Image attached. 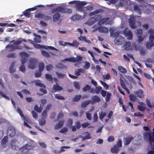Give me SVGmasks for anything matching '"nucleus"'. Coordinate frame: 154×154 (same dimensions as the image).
<instances>
[{"instance_id": "obj_1", "label": "nucleus", "mask_w": 154, "mask_h": 154, "mask_svg": "<svg viewBox=\"0 0 154 154\" xmlns=\"http://www.w3.org/2000/svg\"><path fill=\"white\" fill-rule=\"evenodd\" d=\"M19 54L20 56V60L22 64L19 67V69L20 71L24 72L26 71L24 64L27 61V59L29 57V55L24 52L20 53Z\"/></svg>"}, {"instance_id": "obj_2", "label": "nucleus", "mask_w": 154, "mask_h": 154, "mask_svg": "<svg viewBox=\"0 0 154 154\" xmlns=\"http://www.w3.org/2000/svg\"><path fill=\"white\" fill-rule=\"evenodd\" d=\"M145 138L150 143L151 147L154 148V131L152 133L146 132L144 134Z\"/></svg>"}, {"instance_id": "obj_3", "label": "nucleus", "mask_w": 154, "mask_h": 154, "mask_svg": "<svg viewBox=\"0 0 154 154\" xmlns=\"http://www.w3.org/2000/svg\"><path fill=\"white\" fill-rule=\"evenodd\" d=\"M17 112L20 115V116L22 117L24 119V125L27 127L30 128V126L28 125L27 122L29 124H30L31 122V120L28 118L26 117H25L24 116L21 110L20 109L17 108Z\"/></svg>"}, {"instance_id": "obj_4", "label": "nucleus", "mask_w": 154, "mask_h": 154, "mask_svg": "<svg viewBox=\"0 0 154 154\" xmlns=\"http://www.w3.org/2000/svg\"><path fill=\"white\" fill-rule=\"evenodd\" d=\"M30 42L32 43L33 44L34 46V47L36 48H45L46 49H50L51 50H57L54 48V47L51 46H42L40 45V44H33V41H31L30 40H28Z\"/></svg>"}, {"instance_id": "obj_5", "label": "nucleus", "mask_w": 154, "mask_h": 154, "mask_svg": "<svg viewBox=\"0 0 154 154\" xmlns=\"http://www.w3.org/2000/svg\"><path fill=\"white\" fill-rule=\"evenodd\" d=\"M76 3V9L77 10L81 11L83 9V7L85 5L86 3L85 2H80L76 1H74L69 2V4Z\"/></svg>"}, {"instance_id": "obj_6", "label": "nucleus", "mask_w": 154, "mask_h": 154, "mask_svg": "<svg viewBox=\"0 0 154 154\" xmlns=\"http://www.w3.org/2000/svg\"><path fill=\"white\" fill-rule=\"evenodd\" d=\"M57 12H60L63 13H71L72 12V10L70 9L65 8L59 6L54 9L52 11V13H54Z\"/></svg>"}, {"instance_id": "obj_7", "label": "nucleus", "mask_w": 154, "mask_h": 154, "mask_svg": "<svg viewBox=\"0 0 154 154\" xmlns=\"http://www.w3.org/2000/svg\"><path fill=\"white\" fill-rule=\"evenodd\" d=\"M137 17L134 16L133 15H131L129 19V22L130 26L131 28H134L137 26H140V23L139 22L138 23V25H136V24L134 22L136 18Z\"/></svg>"}, {"instance_id": "obj_8", "label": "nucleus", "mask_w": 154, "mask_h": 154, "mask_svg": "<svg viewBox=\"0 0 154 154\" xmlns=\"http://www.w3.org/2000/svg\"><path fill=\"white\" fill-rule=\"evenodd\" d=\"M37 62L38 60L36 59L31 58L27 66L29 69H34L35 67Z\"/></svg>"}, {"instance_id": "obj_9", "label": "nucleus", "mask_w": 154, "mask_h": 154, "mask_svg": "<svg viewBox=\"0 0 154 154\" xmlns=\"http://www.w3.org/2000/svg\"><path fill=\"white\" fill-rule=\"evenodd\" d=\"M118 35H116L114 41L115 44L117 45H122L125 42L124 38L122 36Z\"/></svg>"}, {"instance_id": "obj_10", "label": "nucleus", "mask_w": 154, "mask_h": 154, "mask_svg": "<svg viewBox=\"0 0 154 154\" xmlns=\"http://www.w3.org/2000/svg\"><path fill=\"white\" fill-rule=\"evenodd\" d=\"M82 59V57L79 56H77L76 58L72 57L65 58L62 61V62H64L65 61H68L70 62H75L81 60Z\"/></svg>"}, {"instance_id": "obj_11", "label": "nucleus", "mask_w": 154, "mask_h": 154, "mask_svg": "<svg viewBox=\"0 0 154 154\" xmlns=\"http://www.w3.org/2000/svg\"><path fill=\"white\" fill-rule=\"evenodd\" d=\"M97 19L98 20V24L100 25L107 22L109 18H103L100 15H97Z\"/></svg>"}, {"instance_id": "obj_12", "label": "nucleus", "mask_w": 154, "mask_h": 154, "mask_svg": "<svg viewBox=\"0 0 154 154\" xmlns=\"http://www.w3.org/2000/svg\"><path fill=\"white\" fill-rule=\"evenodd\" d=\"M125 49L126 50H131L135 49L134 45L129 42H126L123 45Z\"/></svg>"}, {"instance_id": "obj_13", "label": "nucleus", "mask_w": 154, "mask_h": 154, "mask_svg": "<svg viewBox=\"0 0 154 154\" xmlns=\"http://www.w3.org/2000/svg\"><path fill=\"white\" fill-rule=\"evenodd\" d=\"M7 134L8 136L11 137L14 136L16 134V131L14 128L12 126L9 127L7 130Z\"/></svg>"}, {"instance_id": "obj_14", "label": "nucleus", "mask_w": 154, "mask_h": 154, "mask_svg": "<svg viewBox=\"0 0 154 154\" xmlns=\"http://www.w3.org/2000/svg\"><path fill=\"white\" fill-rule=\"evenodd\" d=\"M96 21H98V20L97 19V15L95 17H90L85 23V25H91L95 23Z\"/></svg>"}, {"instance_id": "obj_15", "label": "nucleus", "mask_w": 154, "mask_h": 154, "mask_svg": "<svg viewBox=\"0 0 154 154\" xmlns=\"http://www.w3.org/2000/svg\"><path fill=\"white\" fill-rule=\"evenodd\" d=\"M123 34L128 40L131 39L132 38L133 35L131 32L130 30H128L127 29H125L124 30Z\"/></svg>"}, {"instance_id": "obj_16", "label": "nucleus", "mask_w": 154, "mask_h": 154, "mask_svg": "<svg viewBox=\"0 0 154 154\" xmlns=\"http://www.w3.org/2000/svg\"><path fill=\"white\" fill-rule=\"evenodd\" d=\"M136 35L137 36L138 41L139 42H141L143 39L144 37L143 36H141L142 30L141 29H137L135 32Z\"/></svg>"}, {"instance_id": "obj_17", "label": "nucleus", "mask_w": 154, "mask_h": 154, "mask_svg": "<svg viewBox=\"0 0 154 154\" xmlns=\"http://www.w3.org/2000/svg\"><path fill=\"white\" fill-rule=\"evenodd\" d=\"M138 106V108L140 111H143L146 109V105L142 102H139Z\"/></svg>"}, {"instance_id": "obj_18", "label": "nucleus", "mask_w": 154, "mask_h": 154, "mask_svg": "<svg viewBox=\"0 0 154 154\" xmlns=\"http://www.w3.org/2000/svg\"><path fill=\"white\" fill-rule=\"evenodd\" d=\"M98 31L101 33H107L108 32V29L106 27L100 26L98 27Z\"/></svg>"}, {"instance_id": "obj_19", "label": "nucleus", "mask_w": 154, "mask_h": 154, "mask_svg": "<svg viewBox=\"0 0 154 154\" xmlns=\"http://www.w3.org/2000/svg\"><path fill=\"white\" fill-rule=\"evenodd\" d=\"M143 91L141 89L134 92V94L137 97L140 98H142L143 97Z\"/></svg>"}, {"instance_id": "obj_20", "label": "nucleus", "mask_w": 154, "mask_h": 154, "mask_svg": "<svg viewBox=\"0 0 154 154\" xmlns=\"http://www.w3.org/2000/svg\"><path fill=\"white\" fill-rule=\"evenodd\" d=\"M115 28H110L109 29V31L110 32V36L112 37L113 38L116 37V35H119V33L118 32H115L113 33V32L115 31Z\"/></svg>"}, {"instance_id": "obj_21", "label": "nucleus", "mask_w": 154, "mask_h": 154, "mask_svg": "<svg viewBox=\"0 0 154 154\" xmlns=\"http://www.w3.org/2000/svg\"><path fill=\"white\" fill-rule=\"evenodd\" d=\"M60 16L58 13L55 14L53 16V21L54 22H56L60 20Z\"/></svg>"}, {"instance_id": "obj_22", "label": "nucleus", "mask_w": 154, "mask_h": 154, "mask_svg": "<svg viewBox=\"0 0 154 154\" xmlns=\"http://www.w3.org/2000/svg\"><path fill=\"white\" fill-rule=\"evenodd\" d=\"M88 52L90 54L91 56L92 57V60L96 64H98L99 63V61L95 59V57H94V55H95V54H94L92 52L89 50L88 51Z\"/></svg>"}, {"instance_id": "obj_23", "label": "nucleus", "mask_w": 154, "mask_h": 154, "mask_svg": "<svg viewBox=\"0 0 154 154\" xmlns=\"http://www.w3.org/2000/svg\"><path fill=\"white\" fill-rule=\"evenodd\" d=\"M82 138L83 140L90 139L91 138L90 134L88 132L83 133L82 136Z\"/></svg>"}, {"instance_id": "obj_24", "label": "nucleus", "mask_w": 154, "mask_h": 154, "mask_svg": "<svg viewBox=\"0 0 154 154\" xmlns=\"http://www.w3.org/2000/svg\"><path fill=\"white\" fill-rule=\"evenodd\" d=\"M83 9L81 11H83L85 13L84 15H85V16H86V14H85L87 12V11H92L93 9V7L92 5L86 7V9H84L83 11Z\"/></svg>"}, {"instance_id": "obj_25", "label": "nucleus", "mask_w": 154, "mask_h": 154, "mask_svg": "<svg viewBox=\"0 0 154 154\" xmlns=\"http://www.w3.org/2000/svg\"><path fill=\"white\" fill-rule=\"evenodd\" d=\"M119 151V149L115 145L111 148V152L113 153L117 154Z\"/></svg>"}, {"instance_id": "obj_26", "label": "nucleus", "mask_w": 154, "mask_h": 154, "mask_svg": "<svg viewBox=\"0 0 154 154\" xmlns=\"http://www.w3.org/2000/svg\"><path fill=\"white\" fill-rule=\"evenodd\" d=\"M32 148V147L31 146H28L27 145L23 146L22 148L23 152H26L28 150Z\"/></svg>"}, {"instance_id": "obj_27", "label": "nucleus", "mask_w": 154, "mask_h": 154, "mask_svg": "<svg viewBox=\"0 0 154 154\" xmlns=\"http://www.w3.org/2000/svg\"><path fill=\"white\" fill-rule=\"evenodd\" d=\"M120 80L122 86L124 89H126V87L125 84V78L122 76L120 78Z\"/></svg>"}, {"instance_id": "obj_28", "label": "nucleus", "mask_w": 154, "mask_h": 154, "mask_svg": "<svg viewBox=\"0 0 154 154\" xmlns=\"http://www.w3.org/2000/svg\"><path fill=\"white\" fill-rule=\"evenodd\" d=\"M100 100V98L97 96H95L93 97L91 99V101L92 102H98Z\"/></svg>"}, {"instance_id": "obj_29", "label": "nucleus", "mask_w": 154, "mask_h": 154, "mask_svg": "<svg viewBox=\"0 0 154 154\" xmlns=\"http://www.w3.org/2000/svg\"><path fill=\"white\" fill-rule=\"evenodd\" d=\"M8 137L5 136L1 141V144L3 147H5L6 146V143L8 141Z\"/></svg>"}, {"instance_id": "obj_30", "label": "nucleus", "mask_w": 154, "mask_h": 154, "mask_svg": "<svg viewBox=\"0 0 154 154\" xmlns=\"http://www.w3.org/2000/svg\"><path fill=\"white\" fill-rule=\"evenodd\" d=\"M102 88L100 86L97 87L95 88V91L94 90H93L92 89L91 90L90 92L92 93H94L95 92L97 94L100 92V91H101Z\"/></svg>"}, {"instance_id": "obj_31", "label": "nucleus", "mask_w": 154, "mask_h": 154, "mask_svg": "<svg viewBox=\"0 0 154 154\" xmlns=\"http://www.w3.org/2000/svg\"><path fill=\"white\" fill-rule=\"evenodd\" d=\"M53 89L55 90L56 92L58 91L62 90V88L60 87L58 84H56L53 86Z\"/></svg>"}, {"instance_id": "obj_32", "label": "nucleus", "mask_w": 154, "mask_h": 154, "mask_svg": "<svg viewBox=\"0 0 154 154\" xmlns=\"http://www.w3.org/2000/svg\"><path fill=\"white\" fill-rule=\"evenodd\" d=\"M14 62H13L11 63L10 66L9 67V71L11 73H13L15 71V68L14 66Z\"/></svg>"}, {"instance_id": "obj_33", "label": "nucleus", "mask_w": 154, "mask_h": 154, "mask_svg": "<svg viewBox=\"0 0 154 154\" xmlns=\"http://www.w3.org/2000/svg\"><path fill=\"white\" fill-rule=\"evenodd\" d=\"M93 110V108H92L90 109V112H88L86 113V116L87 118L89 120H91L92 119V116L91 113L89 112H91Z\"/></svg>"}, {"instance_id": "obj_34", "label": "nucleus", "mask_w": 154, "mask_h": 154, "mask_svg": "<svg viewBox=\"0 0 154 154\" xmlns=\"http://www.w3.org/2000/svg\"><path fill=\"white\" fill-rule=\"evenodd\" d=\"M82 18V17L78 14L75 15L71 17V19L74 21L78 20Z\"/></svg>"}, {"instance_id": "obj_35", "label": "nucleus", "mask_w": 154, "mask_h": 154, "mask_svg": "<svg viewBox=\"0 0 154 154\" xmlns=\"http://www.w3.org/2000/svg\"><path fill=\"white\" fill-rule=\"evenodd\" d=\"M146 103L147 106L150 108L154 107V103H151L148 99L146 100Z\"/></svg>"}, {"instance_id": "obj_36", "label": "nucleus", "mask_w": 154, "mask_h": 154, "mask_svg": "<svg viewBox=\"0 0 154 154\" xmlns=\"http://www.w3.org/2000/svg\"><path fill=\"white\" fill-rule=\"evenodd\" d=\"M41 52L43 56L47 58L50 57V55L47 52L42 49H41Z\"/></svg>"}, {"instance_id": "obj_37", "label": "nucleus", "mask_w": 154, "mask_h": 154, "mask_svg": "<svg viewBox=\"0 0 154 154\" xmlns=\"http://www.w3.org/2000/svg\"><path fill=\"white\" fill-rule=\"evenodd\" d=\"M84 70L82 69H78L75 70V74L77 76L80 75V73H83Z\"/></svg>"}, {"instance_id": "obj_38", "label": "nucleus", "mask_w": 154, "mask_h": 154, "mask_svg": "<svg viewBox=\"0 0 154 154\" xmlns=\"http://www.w3.org/2000/svg\"><path fill=\"white\" fill-rule=\"evenodd\" d=\"M34 35L35 36L34 40L35 41L38 43H40L41 42V37L39 35H37L35 34H34Z\"/></svg>"}, {"instance_id": "obj_39", "label": "nucleus", "mask_w": 154, "mask_h": 154, "mask_svg": "<svg viewBox=\"0 0 154 154\" xmlns=\"http://www.w3.org/2000/svg\"><path fill=\"white\" fill-rule=\"evenodd\" d=\"M79 40L82 41H85V42L90 43H91V41L88 40L86 39V38L85 36H80L79 37Z\"/></svg>"}, {"instance_id": "obj_40", "label": "nucleus", "mask_w": 154, "mask_h": 154, "mask_svg": "<svg viewBox=\"0 0 154 154\" xmlns=\"http://www.w3.org/2000/svg\"><path fill=\"white\" fill-rule=\"evenodd\" d=\"M64 121H60L55 126V129H57L61 128L63 125Z\"/></svg>"}, {"instance_id": "obj_41", "label": "nucleus", "mask_w": 154, "mask_h": 154, "mask_svg": "<svg viewBox=\"0 0 154 154\" xmlns=\"http://www.w3.org/2000/svg\"><path fill=\"white\" fill-rule=\"evenodd\" d=\"M22 41L26 42V40L22 38H20L17 41H15L14 44L15 45H17L20 44Z\"/></svg>"}, {"instance_id": "obj_42", "label": "nucleus", "mask_w": 154, "mask_h": 154, "mask_svg": "<svg viewBox=\"0 0 154 154\" xmlns=\"http://www.w3.org/2000/svg\"><path fill=\"white\" fill-rule=\"evenodd\" d=\"M42 108L41 104L40 105V107L39 108L37 106H35L34 107V109L38 112H40L42 110Z\"/></svg>"}, {"instance_id": "obj_43", "label": "nucleus", "mask_w": 154, "mask_h": 154, "mask_svg": "<svg viewBox=\"0 0 154 154\" xmlns=\"http://www.w3.org/2000/svg\"><path fill=\"white\" fill-rule=\"evenodd\" d=\"M44 63L43 62H41L39 63L38 66L39 71L41 72L42 71L44 68Z\"/></svg>"}, {"instance_id": "obj_44", "label": "nucleus", "mask_w": 154, "mask_h": 154, "mask_svg": "<svg viewBox=\"0 0 154 154\" xmlns=\"http://www.w3.org/2000/svg\"><path fill=\"white\" fill-rule=\"evenodd\" d=\"M10 47L12 48V49L11 50L15 49H21L22 48V47L20 45L16 46H14V45H11L10 46Z\"/></svg>"}, {"instance_id": "obj_45", "label": "nucleus", "mask_w": 154, "mask_h": 154, "mask_svg": "<svg viewBox=\"0 0 154 154\" xmlns=\"http://www.w3.org/2000/svg\"><path fill=\"white\" fill-rule=\"evenodd\" d=\"M100 82L106 90H107L108 89L109 86L106 83L101 81H100Z\"/></svg>"}, {"instance_id": "obj_46", "label": "nucleus", "mask_w": 154, "mask_h": 154, "mask_svg": "<svg viewBox=\"0 0 154 154\" xmlns=\"http://www.w3.org/2000/svg\"><path fill=\"white\" fill-rule=\"evenodd\" d=\"M133 138L132 136H130L128 137V138L126 139V142L125 143V144L128 145V144L133 139Z\"/></svg>"}, {"instance_id": "obj_47", "label": "nucleus", "mask_w": 154, "mask_h": 154, "mask_svg": "<svg viewBox=\"0 0 154 154\" xmlns=\"http://www.w3.org/2000/svg\"><path fill=\"white\" fill-rule=\"evenodd\" d=\"M118 69L122 73H125L127 72L126 69L121 66H118Z\"/></svg>"}, {"instance_id": "obj_48", "label": "nucleus", "mask_w": 154, "mask_h": 154, "mask_svg": "<svg viewBox=\"0 0 154 154\" xmlns=\"http://www.w3.org/2000/svg\"><path fill=\"white\" fill-rule=\"evenodd\" d=\"M35 85L36 86L40 87H44V85L40 81L37 80L35 81Z\"/></svg>"}, {"instance_id": "obj_49", "label": "nucleus", "mask_w": 154, "mask_h": 154, "mask_svg": "<svg viewBox=\"0 0 154 154\" xmlns=\"http://www.w3.org/2000/svg\"><path fill=\"white\" fill-rule=\"evenodd\" d=\"M56 66L59 68H66V66L60 63L56 65Z\"/></svg>"}, {"instance_id": "obj_50", "label": "nucleus", "mask_w": 154, "mask_h": 154, "mask_svg": "<svg viewBox=\"0 0 154 154\" xmlns=\"http://www.w3.org/2000/svg\"><path fill=\"white\" fill-rule=\"evenodd\" d=\"M46 123V121L44 118H42L39 120V124L41 125H45Z\"/></svg>"}, {"instance_id": "obj_51", "label": "nucleus", "mask_w": 154, "mask_h": 154, "mask_svg": "<svg viewBox=\"0 0 154 154\" xmlns=\"http://www.w3.org/2000/svg\"><path fill=\"white\" fill-rule=\"evenodd\" d=\"M0 95L6 99H10L9 97H8L4 93L2 92H0Z\"/></svg>"}, {"instance_id": "obj_52", "label": "nucleus", "mask_w": 154, "mask_h": 154, "mask_svg": "<svg viewBox=\"0 0 154 154\" xmlns=\"http://www.w3.org/2000/svg\"><path fill=\"white\" fill-rule=\"evenodd\" d=\"M46 78L48 81H51L52 80V78L50 74H46L45 75Z\"/></svg>"}, {"instance_id": "obj_53", "label": "nucleus", "mask_w": 154, "mask_h": 154, "mask_svg": "<svg viewBox=\"0 0 154 154\" xmlns=\"http://www.w3.org/2000/svg\"><path fill=\"white\" fill-rule=\"evenodd\" d=\"M30 11H29V10L28 9L26 10L24 13V15H25L26 17H29L30 14Z\"/></svg>"}, {"instance_id": "obj_54", "label": "nucleus", "mask_w": 154, "mask_h": 154, "mask_svg": "<svg viewBox=\"0 0 154 154\" xmlns=\"http://www.w3.org/2000/svg\"><path fill=\"white\" fill-rule=\"evenodd\" d=\"M72 46H75L76 47H78L79 44V43L76 40L73 41L72 43Z\"/></svg>"}, {"instance_id": "obj_55", "label": "nucleus", "mask_w": 154, "mask_h": 154, "mask_svg": "<svg viewBox=\"0 0 154 154\" xmlns=\"http://www.w3.org/2000/svg\"><path fill=\"white\" fill-rule=\"evenodd\" d=\"M70 147L69 146H63L61 147L60 151L61 152H64L65 151V149H66L69 148H70Z\"/></svg>"}, {"instance_id": "obj_56", "label": "nucleus", "mask_w": 154, "mask_h": 154, "mask_svg": "<svg viewBox=\"0 0 154 154\" xmlns=\"http://www.w3.org/2000/svg\"><path fill=\"white\" fill-rule=\"evenodd\" d=\"M55 97L57 99L64 100V97L62 96H61L59 94H56L55 95Z\"/></svg>"}, {"instance_id": "obj_57", "label": "nucleus", "mask_w": 154, "mask_h": 154, "mask_svg": "<svg viewBox=\"0 0 154 154\" xmlns=\"http://www.w3.org/2000/svg\"><path fill=\"white\" fill-rule=\"evenodd\" d=\"M40 90L41 92H43L44 94H45L47 93V91L45 89V87L44 85V87H41V88H40Z\"/></svg>"}, {"instance_id": "obj_58", "label": "nucleus", "mask_w": 154, "mask_h": 154, "mask_svg": "<svg viewBox=\"0 0 154 154\" xmlns=\"http://www.w3.org/2000/svg\"><path fill=\"white\" fill-rule=\"evenodd\" d=\"M114 140V138L113 136H109L107 138V140L109 142H113Z\"/></svg>"}, {"instance_id": "obj_59", "label": "nucleus", "mask_w": 154, "mask_h": 154, "mask_svg": "<svg viewBox=\"0 0 154 154\" xmlns=\"http://www.w3.org/2000/svg\"><path fill=\"white\" fill-rule=\"evenodd\" d=\"M85 64L84 66V67L85 69H88L89 68L90 66V64L87 61L85 62Z\"/></svg>"}, {"instance_id": "obj_60", "label": "nucleus", "mask_w": 154, "mask_h": 154, "mask_svg": "<svg viewBox=\"0 0 154 154\" xmlns=\"http://www.w3.org/2000/svg\"><path fill=\"white\" fill-rule=\"evenodd\" d=\"M74 85L76 89H79L80 85L78 82H74Z\"/></svg>"}, {"instance_id": "obj_61", "label": "nucleus", "mask_w": 154, "mask_h": 154, "mask_svg": "<svg viewBox=\"0 0 154 154\" xmlns=\"http://www.w3.org/2000/svg\"><path fill=\"white\" fill-rule=\"evenodd\" d=\"M122 141L119 139L118 140V141L116 143V145L117 146V147H120L122 146Z\"/></svg>"}, {"instance_id": "obj_62", "label": "nucleus", "mask_w": 154, "mask_h": 154, "mask_svg": "<svg viewBox=\"0 0 154 154\" xmlns=\"http://www.w3.org/2000/svg\"><path fill=\"white\" fill-rule=\"evenodd\" d=\"M129 97L131 101H135L136 99V97L133 94H131L129 95Z\"/></svg>"}, {"instance_id": "obj_63", "label": "nucleus", "mask_w": 154, "mask_h": 154, "mask_svg": "<svg viewBox=\"0 0 154 154\" xmlns=\"http://www.w3.org/2000/svg\"><path fill=\"white\" fill-rule=\"evenodd\" d=\"M68 131V129L67 128H62L60 131V132L63 133L65 134Z\"/></svg>"}, {"instance_id": "obj_64", "label": "nucleus", "mask_w": 154, "mask_h": 154, "mask_svg": "<svg viewBox=\"0 0 154 154\" xmlns=\"http://www.w3.org/2000/svg\"><path fill=\"white\" fill-rule=\"evenodd\" d=\"M106 113L104 112H102L101 113L100 115V118L101 120L103 119L104 116H106Z\"/></svg>"}]
</instances>
